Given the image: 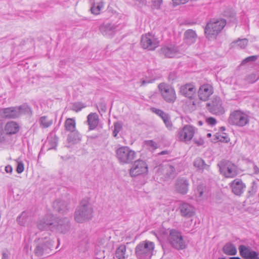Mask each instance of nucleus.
Wrapping results in <instances>:
<instances>
[{"label":"nucleus","instance_id":"1","mask_svg":"<svg viewBox=\"0 0 259 259\" xmlns=\"http://www.w3.org/2000/svg\"><path fill=\"white\" fill-rule=\"evenodd\" d=\"M93 209L89 198L80 202L79 206L74 213V219L78 223H83L93 217Z\"/></svg>","mask_w":259,"mask_h":259},{"label":"nucleus","instance_id":"2","mask_svg":"<svg viewBox=\"0 0 259 259\" xmlns=\"http://www.w3.org/2000/svg\"><path fill=\"white\" fill-rule=\"evenodd\" d=\"M155 248L154 243L145 240L138 243L135 249V254L137 259H151Z\"/></svg>","mask_w":259,"mask_h":259},{"label":"nucleus","instance_id":"3","mask_svg":"<svg viewBox=\"0 0 259 259\" xmlns=\"http://www.w3.org/2000/svg\"><path fill=\"white\" fill-rule=\"evenodd\" d=\"M226 24L225 19H212L208 22L204 29L206 37L210 40L215 38Z\"/></svg>","mask_w":259,"mask_h":259},{"label":"nucleus","instance_id":"4","mask_svg":"<svg viewBox=\"0 0 259 259\" xmlns=\"http://www.w3.org/2000/svg\"><path fill=\"white\" fill-rule=\"evenodd\" d=\"M53 246L54 241L50 238L39 239L34 249V254L38 257L47 256L52 252Z\"/></svg>","mask_w":259,"mask_h":259},{"label":"nucleus","instance_id":"5","mask_svg":"<svg viewBox=\"0 0 259 259\" xmlns=\"http://www.w3.org/2000/svg\"><path fill=\"white\" fill-rule=\"evenodd\" d=\"M136 156V152L127 146H121L116 150V157L121 164L132 163Z\"/></svg>","mask_w":259,"mask_h":259},{"label":"nucleus","instance_id":"6","mask_svg":"<svg viewBox=\"0 0 259 259\" xmlns=\"http://www.w3.org/2000/svg\"><path fill=\"white\" fill-rule=\"evenodd\" d=\"M228 121L231 125L242 127L248 124L249 120L248 115L246 113L237 110L230 114Z\"/></svg>","mask_w":259,"mask_h":259},{"label":"nucleus","instance_id":"7","mask_svg":"<svg viewBox=\"0 0 259 259\" xmlns=\"http://www.w3.org/2000/svg\"><path fill=\"white\" fill-rule=\"evenodd\" d=\"M167 240L170 245L177 250H182L186 247V243L180 232L175 229L169 231Z\"/></svg>","mask_w":259,"mask_h":259},{"label":"nucleus","instance_id":"8","mask_svg":"<svg viewBox=\"0 0 259 259\" xmlns=\"http://www.w3.org/2000/svg\"><path fill=\"white\" fill-rule=\"evenodd\" d=\"M218 166L221 174L227 178H233L237 175L235 165L229 161L223 160L218 164Z\"/></svg>","mask_w":259,"mask_h":259},{"label":"nucleus","instance_id":"9","mask_svg":"<svg viewBox=\"0 0 259 259\" xmlns=\"http://www.w3.org/2000/svg\"><path fill=\"white\" fill-rule=\"evenodd\" d=\"M158 89L163 99L167 103H174L176 101L177 95L172 87L165 83H161L158 85Z\"/></svg>","mask_w":259,"mask_h":259},{"label":"nucleus","instance_id":"10","mask_svg":"<svg viewBox=\"0 0 259 259\" xmlns=\"http://www.w3.org/2000/svg\"><path fill=\"white\" fill-rule=\"evenodd\" d=\"M206 107L208 111L212 114L221 115L225 112L223 106V101L221 98L218 96L213 97L207 103Z\"/></svg>","mask_w":259,"mask_h":259},{"label":"nucleus","instance_id":"11","mask_svg":"<svg viewBox=\"0 0 259 259\" xmlns=\"http://www.w3.org/2000/svg\"><path fill=\"white\" fill-rule=\"evenodd\" d=\"M148 172V167L146 162L143 160L138 159L134 161L130 169V175L132 177L139 176H145Z\"/></svg>","mask_w":259,"mask_h":259},{"label":"nucleus","instance_id":"12","mask_svg":"<svg viewBox=\"0 0 259 259\" xmlns=\"http://www.w3.org/2000/svg\"><path fill=\"white\" fill-rule=\"evenodd\" d=\"M53 232L60 234H66L70 228V219L67 217L57 218L54 221Z\"/></svg>","mask_w":259,"mask_h":259},{"label":"nucleus","instance_id":"13","mask_svg":"<svg viewBox=\"0 0 259 259\" xmlns=\"http://www.w3.org/2000/svg\"><path fill=\"white\" fill-rule=\"evenodd\" d=\"M159 41L154 35L147 33L141 37V44L144 49L154 50L158 47Z\"/></svg>","mask_w":259,"mask_h":259},{"label":"nucleus","instance_id":"14","mask_svg":"<svg viewBox=\"0 0 259 259\" xmlns=\"http://www.w3.org/2000/svg\"><path fill=\"white\" fill-rule=\"evenodd\" d=\"M195 133V128L189 125H186L177 133V138L182 142L187 143L193 138Z\"/></svg>","mask_w":259,"mask_h":259},{"label":"nucleus","instance_id":"15","mask_svg":"<svg viewBox=\"0 0 259 259\" xmlns=\"http://www.w3.org/2000/svg\"><path fill=\"white\" fill-rule=\"evenodd\" d=\"M197 89L193 83H186L180 87L179 93L185 97L193 99L195 97Z\"/></svg>","mask_w":259,"mask_h":259},{"label":"nucleus","instance_id":"16","mask_svg":"<svg viewBox=\"0 0 259 259\" xmlns=\"http://www.w3.org/2000/svg\"><path fill=\"white\" fill-rule=\"evenodd\" d=\"M37 228L41 231L50 230L53 232L54 226L53 215L47 214L37 222Z\"/></svg>","mask_w":259,"mask_h":259},{"label":"nucleus","instance_id":"17","mask_svg":"<svg viewBox=\"0 0 259 259\" xmlns=\"http://www.w3.org/2000/svg\"><path fill=\"white\" fill-rule=\"evenodd\" d=\"M179 210L182 217L185 218H190L194 215L195 208L191 204L186 203H182L179 207Z\"/></svg>","mask_w":259,"mask_h":259},{"label":"nucleus","instance_id":"18","mask_svg":"<svg viewBox=\"0 0 259 259\" xmlns=\"http://www.w3.org/2000/svg\"><path fill=\"white\" fill-rule=\"evenodd\" d=\"M213 93L212 87L208 84H205L200 86L198 91V95L200 100L206 101Z\"/></svg>","mask_w":259,"mask_h":259},{"label":"nucleus","instance_id":"19","mask_svg":"<svg viewBox=\"0 0 259 259\" xmlns=\"http://www.w3.org/2000/svg\"><path fill=\"white\" fill-rule=\"evenodd\" d=\"M118 24L111 22H105L100 27V30L104 35H111L119 29Z\"/></svg>","mask_w":259,"mask_h":259},{"label":"nucleus","instance_id":"20","mask_svg":"<svg viewBox=\"0 0 259 259\" xmlns=\"http://www.w3.org/2000/svg\"><path fill=\"white\" fill-rule=\"evenodd\" d=\"M0 116L5 119H16L19 118L16 106L0 109Z\"/></svg>","mask_w":259,"mask_h":259},{"label":"nucleus","instance_id":"21","mask_svg":"<svg viewBox=\"0 0 259 259\" xmlns=\"http://www.w3.org/2000/svg\"><path fill=\"white\" fill-rule=\"evenodd\" d=\"M230 187L234 194L240 196L244 192L246 186L242 180L236 179L230 183Z\"/></svg>","mask_w":259,"mask_h":259},{"label":"nucleus","instance_id":"22","mask_svg":"<svg viewBox=\"0 0 259 259\" xmlns=\"http://www.w3.org/2000/svg\"><path fill=\"white\" fill-rule=\"evenodd\" d=\"M238 249L240 255L246 259H253L258 254L255 251L251 250V249L244 245H240Z\"/></svg>","mask_w":259,"mask_h":259},{"label":"nucleus","instance_id":"23","mask_svg":"<svg viewBox=\"0 0 259 259\" xmlns=\"http://www.w3.org/2000/svg\"><path fill=\"white\" fill-rule=\"evenodd\" d=\"M132 250L131 249H126L125 245H121L116 249V256L118 259H130Z\"/></svg>","mask_w":259,"mask_h":259},{"label":"nucleus","instance_id":"24","mask_svg":"<svg viewBox=\"0 0 259 259\" xmlns=\"http://www.w3.org/2000/svg\"><path fill=\"white\" fill-rule=\"evenodd\" d=\"M52 206L54 209L60 213H64L68 210L67 203L60 199L55 200Z\"/></svg>","mask_w":259,"mask_h":259},{"label":"nucleus","instance_id":"25","mask_svg":"<svg viewBox=\"0 0 259 259\" xmlns=\"http://www.w3.org/2000/svg\"><path fill=\"white\" fill-rule=\"evenodd\" d=\"M188 181L184 178H179L176 181V190L182 194H186L188 190Z\"/></svg>","mask_w":259,"mask_h":259},{"label":"nucleus","instance_id":"26","mask_svg":"<svg viewBox=\"0 0 259 259\" xmlns=\"http://www.w3.org/2000/svg\"><path fill=\"white\" fill-rule=\"evenodd\" d=\"M161 172L166 179L173 178L175 176V168L170 164H165L160 167Z\"/></svg>","mask_w":259,"mask_h":259},{"label":"nucleus","instance_id":"27","mask_svg":"<svg viewBox=\"0 0 259 259\" xmlns=\"http://www.w3.org/2000/svg\"><path fill=\"white\" fill-rule=\"evenodd\" d=\"M197 34L192 29H188L184 33V41L188 45L194 44L197 39Z\"/></svg>","mask_w":259,"mask_h":259},{"label":"nucleus","instance_id":"28","mask_svg":"<svg viewBox=\"0 0 259 259\" xmlns=\"http://www.w3.org/2000/svg\"><path fill=\"white\" fill-rule=\"evenodd\" d=\"M5 130L8 135L15 134L19 131V126L18 124L14 121L8 122L5 126Z\"/></svg>","mask_w":259,"mask_h":259},{"label":"nucleus","instance_id":"29","mask_svg":"<svg viewBox=\"0 0 259 259\" xmlns=\"http://www.w3.org/2000/svg\"><path fill=\"white\" fill-rule=\"evenodd\" d=\"M178 52V49L174 46H165L161 49V52L166 57L172 58Z\"/></svg>","mask_w":259,"mask_h":259},{"label":"nucleus","instance_id":"30","mask_svg":"<svg viewBox=\"0 0 259 259\" xmlns=\"http://www.w3.org/2000/svg\"><path fill=\"white\" fill-rule=\"evenodd\" d=\"M89 126V131L94 130L97 127V114L96 113H91L87 116L86 121Z\"/></svg>","mask_w":259,"mask_h":259},{"label":"nucleus","instance_id":"31","mask_svg":"<svg viewBox=\"0 0 259 259\" xmlns=\"http://www.w3.org/2000/svg\"><path fill=\"white\" fill-rule=\"evenodd\" d=\"M16 107L18 111L19 117L23 114L29 115H32V110L30 107L26 103L23 104L20 106H16Z\"/></svg>","mask_w":259,"mask_h":259},{"label":"nucleus","instance_id":"32","mask_svg":"<svg viewBox=\"0 0 259 259\" xmlns=\"http://www.w3.org/2000/svg\"><path fill=\"white\" fill-rule=\"evenodd\" d=\"M193 165L199 169H208L209 165L205 163L204 160L201 157H197L193 161Z\"/></svg>","mask_w":259,"mask_h":259},{"label":"nucleus","instance_id":"33","mask_svg":"<svg viewBox=\"0 0 259 259\" xmlns=\"http://www.w3.org/2000/svg\"><path fill=\"white\" fill-rule=\"evenodd\" d=\"M223 252L229 255H235L237 250L235 246L232 243H227L223 248Z\"/></svg>","mask_w":259,"mask_h":259},{"label":"nucleus","instance_id":"34","mask_svg":"<svg viewBox=\"0 0 259 259\" xmlns=\"http://www.w3.org/2000/svg\"><path fill=\"white\" fill-rule=\"evenodd\" d=\"M81 140L79 134L76 131H74L73 132H70L69 134H68L67 137V141L68 143L71 144H75L80 141Z\"/></svg>","mask_w":259,"mask_h":259},{"label":"nucleus","instance_id":"35","mask_svg":"<svg viewBox=\"0 0 259 259\" xmlns=\"http://www.w3.org/2000/svg\"><path fill=\"white\" fill-rule=\"evenodd\" d=\"M75 121L73 118L67 119L64 123L65 130L70 132L75 131Z\"/></svg>","mask_w":259,"mask_h":259},{"label":"nucleus","instance_id":"36","mask_svg":"<svg viewBox=\"0 0 259 259\" xmlns=\"http://www.w3.org/2000/svg\"><path fill=\"white\" fill-rule=\"evenodd\" d=\"M28 220V213L26 211H23L21 214L17 217V221L21 226H24Z\"/></svg>","mask_w":259,"mask_h":259},{"label":"nucleus","instance_id":"37","mask_svg":"<svg viewBox=\"0 0 259 259\" xmlns=\"http://www.w3.org/2000/svg\"><path fill=\"white\" fill-rule=\"evenodd\" d=\"M40 125L44 128H47L53 124V120L49 119L47 116H41L39 119Z\"/></svg>","mask_w":259,"mask_h":259},{"label":"nucleus","instance_id":"38","mask_svg":"<svg viewBox=\"0 0 259 259\" xmlns=\"http://www.w3.org/2000/svg\"><path fill=\"white\" fill-rule=\"evenodd\" d=\"M166 127L169 130H171L172 127V123L170 120V116L167 114L165 116H164L163 119H162Z\"/></svg>","mask_w":259,"mask_h":259},{"label":"nucleus","instance_id":"39","mask_svg":"<svg viewBox=\"0 0 259 259\" xmlns=\"http://www.w3.org/2000/svg\"><path fill=\"white\" fill-rule=\"evenodd\" d=\"M86 106L81 102L75 103L72 105L71 109L75 112L80 111L82 108L85 107Z\"/></svg>","mask_w":259,"mask_h":259},{"label":"nucleus","instance_id":"40","mask_svg":"<svg viewBox=\"0 0 259 259\" xmlns=\"http://www.w3.org/2000/svg\"><path fill=\"white\" fill-rule=\"evenodd\" d=\"M121 129L122 124L119 122H115L114 123V130L113 132V136L116 137Z\"/></svg>","mask_w":259,"mask_h":259},{"label":"nucleus","instance_id":"41","mask_svg":"<svg viewBox=\"0 0 259 259\" xmlns=\"http://www.w3.org/2000/svg\"><path fill=\"white\" fill-rule=\"evenodd\" d=\"M151 110L153 113H155L156 114L159 116L162 119H163L164 116H165L167 114V113L164 112L163 111L155 108H152Z\"/></svg>","mask_w":259,"mask_h":259},{"label":"nucleus","instance_id":"42","mask_svg":"<svg viewBox=\"0 0 259 259\" xmlns=\"http://www.w3.org/2000/svg\"><path fill=\"white\" fill-rule=\"evenodd\" d=\"M248 39L246 38H244L242 39H239L237 41V45L241 49L245 48L247 44H248Z\"/></svg>","mask_w":259,"mask_h":259},{"label":"nucleus","instance_id":"43","mask_svg":"<svg viewBox=\"0 0 259 259\" xmlns=\"http://www.w3.org/2000/svg\"><path fill=\"white\" fill-rule=\"evenodd\" d=\"M258 58V56L257 55H254L248 57L244 59L242 62V64H244L249 62H254Z\"/></svg>","mask_w":259,"mask_h":259},{"label":"nucleus","instance_id":"44","mask_svg":"<svg viewBox=\"0 0 259 259\" xmlns=\"http://www.w3.org/2000/svg\"><path fill=\"white\" fill-rule=\"evenodd\" d=\"M152 7L155 9H159L162 3V0H152Z\"/></svg>","mask_w":259,"mask_h":259},{"label":"nucleus","instance_id":"45","mask_svg":"<svg viewBox=\"0 0 259 259\" xmlns=\"http://www.w3.org/2000/svg\"><path fill=\"white\" fill-rule=\"evenodd\" d=\"M134 4L139 7H142L146 6L147 4L146 0H133Z\"/></svg>","mask_w":259,"mask_h":259},{"label":"nucleus","instance_id":"46","mask_svg":"<svg viewBox=\"0 0 259 259\" xmlns=\"http://www.w3.org/2000/svg\"><path fill=\"white\" fill-rule=\"evenodd\" d=\"M206 122L209 125L213 126L217 123V120L212 117L206 118L205 119Z\"/></svg>","mask_w":259,"mask_h":259},{"label":"nucleus","instance_id":"47","mask_svg":"<svg viewBox=\"0 0 259 259\" xmlns=\"http://www.w3.org/2000/svg\"><path fill=\"white\" fill-rule=\"evenodd\" d=\"M24 169V164L22 162H19L17 164L16 171L18 174L22 173Z\"/></svg>","mask_w":259,"mask_h":259},{"label":"nucleus","instance_id":"48","mask_svg":"<svg viewBox=\"0 0 259 259\" xmlns=\"http://www.w3.org/2000/svg\"><path fill=\"white\" fill-rule=\"evenodd\" d=\"M215 137H216V138L221 142L227 143V142H228V141L229 140L228 137L227 136H222L221 135H219V136L216 135Z\"/></svg>","mask_w":259,"mask_h":259},{"label":"nucleus","instance_id":"49","mask_svg":"<svg viewBox=\"0 0 259 259\" xmlns=\"http://www.w3.org/2000/svg\"><path fill=\"white\" fill-rule=\"evenodd\" d=\"M174 5H179L181 4H184L187 3L189 0H172Z\"/></svg>","mask_w":259,"mask_h":259},{"label":"nucleus","instance_id":"50","mask_svg":"<svg viewBox=\"0 0 259 259\" xmlns=\"http://www.w3.org/2000/svg\"><path fill=\"white\" fill-rule=\"evenodd\" d=\"M146 143L148 146L153 148V149H155L157 147V144L156 143L152 140L147 141L146 142Z\"/></svg>","mask_w":259,"mask_h":259},{"label":"nucleus","instance_id":"51","mask_svg":"<svg viewBox=\"0 0 259 259\" xmlns=\"http://www.w3.org/2000/svg\"><path fill=\"white\" fill-rule=\"evenodd\" d=\"M194 142L197 146H201L204 144V141L202 139L200 138L198 140L194 139Z\"/></svg>","mask_w":259,"mask_h":259},{"label":"nucleus","instance_id":"52","mask_svg":"<svg viewBox=\"0 0 259 259\" xmlns=\"http://www.w3.org/2000/svg\"><path fill=\"white\" fill-rule=\"evenodd\" d=\"M91 11L92 14L97 15V7H95V4L94 3L91 8Z\"/></svg>","mask_w":259,"mask_h":259},{"label":"nucleus","instance_id":"53","mask_svg":"<svg viewBox=\"0 0 259 259\" xmlns=\"http://www.w3.org/2000/svg\"><path fill=\"white\" fill-rule=\"evenodd\" d=\"M5 171L7 173H11L13 171V168L11 165H7L5 167Z\"/></svg>","mask_w":259,"mask_h":259},{"label":"nucleus","instance_id":"54","mask_svg":"<svg viewBox=\"0 0 259 259\" xmlns=\"http://www.w3.org/2000/svg\"><path fill=\"white\" fill-rule=\"evenodd\" d=\"M9 254L7 252H3L2 253V259H9Z\"/></svg>","mask_w":259,"mask_h":259},{"label":"nucleus","instance_id":"55","mask_svg":"<svg viewBox=\"0 0 259 259\" xmlns=\"http://www.w3.org/2000/svg\"><path fill=\"white\" fill-rule=\"evenodd\" d=\"M104 7V4L102 1L98 2V11H100Z\"/></svg>","mask_w":259,"mask_h":259},{"label":"nucleus","instance_id":"56","mask_svg":"<svg viewBox=\"0 0 259 259\" xmlns=\"http://www.w3.org/2000/svg\"><path fill=\"white\" fill-rule=\"evenodd\" d=\"M151 82H152V81L150 80H141V86H143V85H145L146 84L151 83Z\"/></svg>","mask_w":259,"mask_h":259},{"label":"nucleus","instance_id":"57","mask_svg":"<svg viewBox=\"0 0 259 259\" xmlns=\"http://www.w3.org/2000/svg\"><path fill=\"white\" fill-rule=\"evenodd\" d=\"M253 170H254V174H259V168L256 165H254Z\"/></svg>","mask_w":259,"mask_h":259},{"label":"nucleus","instance_id":"58","mask_svg":"<svg viewBox=\"0 0 259 259\" xmlns=\"http://www.w3.org/2000/svg\"><path fill=\"white\" fill-rule=\"evenodd\" d=\"M197 191H198V193L199 196V197L202 196V195H203V191H202L201 187L198 188Z\"/></svg>","mask_w":259,"mask_h":259},{"label":"nucleus","instance_id":"59","mask_svg":"<svg viewBox=\"0 0 259 259\" xmlns=\"http://www.w3.org/2000/svg\"><path fill=\"white\" fill-rule=\"evenodd\" d=\"M220 129L222 131H224L226 130V128L224 126H222L220 127Z\"/></svg>","mask_w":259,"mask_h":259},{"label":"nucleus","instance_id":"60","mask_svg":"<svg viewBox=\"0 0 259 259\" xmlns=\"http://www.w3.org/2000/svg\"><path fill=\"white\" fill-rule=\"evenodd\" d=\"M230 259H240V258L239 257H232Z\"/></svg>","mask_w":259,"mask_h":259},{"label":"nucleus","instance_id":"61","mask_svg":"<svg viewBox=\"0 0 259 259\" xmlns=\"http://www.w3.org/2000/svg\"><path fill=\"white\" fill-rule=\"evenodd\" d=\"M211 134L210 133H208V134H207V136L208 137H211Z\"/></svg>","mask_w":259,"mask_h":259},{"label":"nucleus","instance_id":"62","mask_svg":"<svg viewBox=\"0 0 259 259\" xmlns=\"http://www.w3.org/2000/svg\"><path fill=\"white\" fill-rule=\"evenodd\" d=\"M198 124L200 125H202V122L201 121H199L198 122Z\"/></svg>","mask_w":259,"mask_h":259},{"label":"nucleus","instance_id":"63","mask_svg":"<svg viewBox=\"0 0 259 259\" xmlns=\"http://www.w3.org/2000/svg\"><path fill=\"white\" fill-rule=\"evenodd\" d=\"M253 259H259V257L258 256V255H256L254 258H253Z\"/></svg>","mask_w":259,"mask_h":259},{"label":"nucleus","instance_id":"64","mask_svg":"<svg viewBox=\"0 0 259 259\" xmlns=\"http://www.w3.org/2000/svg\"><path fill=\"white\" fill-rule=\"evenodd\" d=\"M99 126H100V127H102V125H101V124H99L98 123V127H99Z\"/></svg>","mask_w":259,"mask_h":259}]
</instances>
